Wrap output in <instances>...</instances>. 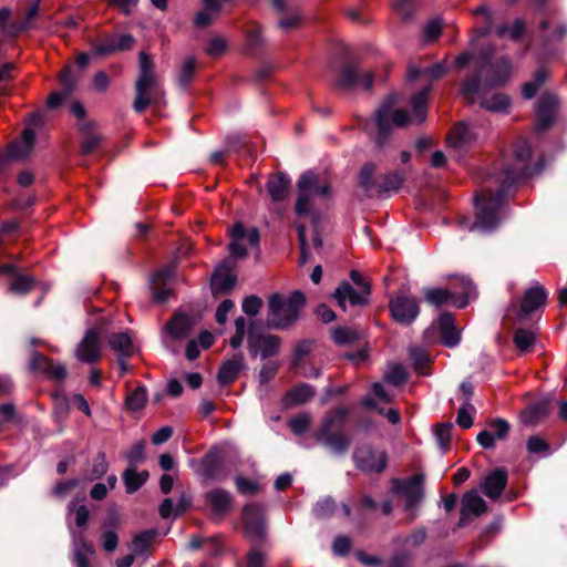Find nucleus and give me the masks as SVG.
I'll list each match as a JSON object with an SVG mask.
<instances>
[{"instance_id":"f257e3e1","label":"nucleus","mask_w":567,"mask_h":567,"mask_svg":"<svg viewBox=\"0 0 567 567\" xmlns=\"http://www.w3.org/2000/svg\"><path fill=\"white\" fill-rule=\"evenodd\" d=\"M530 153L529 143L523 138L518 140L514 146L516 164L514 167H507L502 172L498 177L501 187L496 192L485 189L475 197L476 220L468 225V230L488 233L498 225L501 220L499 209L505 190L515 182L530 175L528 167Z\"/></svg>"},{"instance_id":"f03ea898","label":"nucleus","mask_w":567,"mask_h":567,"mask_svg":"<svg viewBox=\"0 0 567 567\" xmlns=\"http://www.w3.org/2000/svg\"><path fill=\"white\" fill-rule=\"evenodd\" d=\"M512 64L508 59L502 58L492 62L487 54L482 58V64L474 74L467 76L461 87L462 96L470 103L492 112H504L509 106V99L505 94L495 93L491 97L485 94V86L503 85L511 76Z\"/></svg>"},{"instance_id":"7ed1b4c3","label":"nucleus","mask_w":567,"mask_h":567,"mask_svg":"<svg viewBox=\"0 0 567 567\" xmlns=\"http://www.w3.org/2000/svg\"><path fill=\"white\" fill-rule=\"evenodd\" d=\"M431 86H425L411 99L412 114L396 109V96H388L375 112L374 124L378 130L377 142L383 144L392 128L410 124H420L426 118L427 100Z\"/></svg>"},{"instance_id":"20e7f679","label":"nucleus","mask_w":567,"mask_h":567,"mask_svg":"<svg viewBox=\"0 0 567 567\" xmlns=\"http://www.w3.org/2000/svg\"><path fill=\"white\" fill-rule=\"evenodd\" d=\"M297 186V215L310 216L312 219H316V204L319 200H324L330 197V185L323 181L320 175L308 171L300 176Z\"/></svg>"},{"instance_id":"39448f33","label":"nucleus","mask_w":567,"mask_h":567,"mask_svg":"<svg viewBox=\"0 0 567 567\" xmlns=\"http://www.w3.org/2000/svg\"><path fill=\"white\" fill-rule=\"evenodd\" d=\"M140 73L135 84V100L133 109L142 113L148 105L158 103L162 99V92L157 84V78L154 73L152 59L145 53H140Z\"/></svg>"},{"instance_id":"423d86ee","label":"nucleus","mask_w":567,"mask_h":567,"mask_svg":"<svg viewBox=\"0 0 567 567\" xmlns=\"http://www.w3.org/2000/svg\"><path fill=\"white\" fill-rule=\"evenodd\" d=\"M347 411L337 409L329 412L316 432V440L334 454H344L350 446V439L342 433Z\"/></svg>"},{"instance_id":"0eeeda50","label":"nucleus","mask_w":567,"mask_h":567,"mask_svg":"<svg viewBox=\"0 0 567 567\" xmlns=\"http://www.w3.org/2000/svg\"><path fill=\"white\" fill-rule=\"evenodd\" d=\"M306 298L302 292L295 291L288 298L275 293L269 298L268 324L275 329H285L295 322Z\"/></svg>"},{"instance_id":"6e6552de","label":"nucleus","mask_w":567,"mask_h":567,"mask_svg":"<svg viewBox=\"0 0 567 567\" xmlns=\"http://www.w3.org/2000/svg\"><path fill=\"white\" fill-rule=\"evenodd\" d=\"M375 169L377 167L373 163H367L359 173V184L368 196L374 197L386 192L398 190L403 184L402 174L394 172L375 178Z\"/></svg>"},{"instance_id":"1a4fd4ad","label":"nucleus","mask_w":567,"mask_h":567,"mask_svg":"<svg viewBox=\"0 0 567 567\" xmlns=\"http://www.w3.org/2000/svg\"><path fill=\"white\" fill-rule=\"evenodd\" d=\"M350 278L353 284L358 286V290H355L349 282L344 281L340 284L333 293V298L336 299L338 306L344 311H347L348 302L353 307H363L368 305L369 301L368 297L370 295V286L364 280L362 275L357 270H352Z\"/></svg>"},{"instance_id":"9d476101","label":"nucleus","mask_w":567,"mask_h":567,"mask_svg":"<svg viewBox=\"0 0 567 567\" xmlns=\"http://www.w3.org/2000/svg\"><path fill=\"white\" fill-rule=\"evenodd\" d=\"M44 114L42 112L30 115L21 138L12 142L8 148L9 158L22 159L31 153L34 145L35 132L44 125Z\"/></svg>"},{"instance_id":"9b49d317","label":"nucleus","mask_w":567,"mask_h":567,"mask_svg":"<svg viewBox=\"0 0 567 567\" xmlns=\"http://www.w3.org/2000/svg\"><path fill=\"white\" fill-rule=\"evenodd\" d=\"M461 285L463 287V292L461 295L446 289L431 288L425 290V299L436 307L442 305H452L456 308H464L472 296L473 287L471 280L466 278H462Z\"/></svg>"},{"instance_id":"f8f14e48","label":"nucleus","mask_w":567,"mask_h":567,"mask_svg":"<svg viewBox=\"0 0 567 567\" xmlns=\"http://www.w3.org/2000/svg\"><path fill=\"white\" fill-rule=\"evenodd\" d=\"M229 252L233 258H244L249 247H256L259 244V231L254 228H245L241 224H236L230 229Z\"/></svg>"},{"instance_id":"ddd939ff","label":"nucleus","mask_w":567,"mask_h":567,"mask_svg":"<svg viewBox=\"0 0 567 567\" xmlns=\"http://www.w3.org/2000/svg\"><path fill=\"white\" fill-rule=\"evenodd\" d=\"M393 319L402 324H410L419 316V302L414 297L400 295L390 302Z\"/></svg>"},{"instance_id":"4468645a","label":"nucleus","mask_w":567,"mask_h":567,"mask_svg":"<svg viewBox=\"0 0 567 567\" xmlns=\"http://www.w3.org/2000/svg\"><path fill=\"white\" fill-rule=\"evenodd\" d=\"M404 502V511H412L423 497L422 480L413 476L404 482H395L392 488Z\"/></svg>"},{"instance_id":"2eb2a0df","label":"nucleus","mask_w":567,"mask_h":567,"mask_svg":"<svg viewBox=\"0 0 567 567\" xmlns=\"http://www.w3.org/2000/svg\"><path fill=\"white\" fill-rule=\"evenodd\" d=\"M281 340L277 336L260 334L252 331L248 334V347L251 355L258 353L262 359L275 357L279 353Z\"/></svg>"},{"instance_id":"dca6fc26","label":"nucleus","mask_w":567,"mask_h":567,"mask_svg":"<svg viewBox=\"0 0 567 567\" xmlns=\"http://www.w3.org/2000/svg\"><path fill=\"white\" fill-rule=\"evenodd\" d=\"M357 466L365 472H381L386 465V454L369 446L359 447L353 453Z\"/></svg>"},{"instance_id":"f3484780","label":"nucleus","mask_w":567,"mask_h":567,"mask_svg":"<svg viewBox=\"0 0 567 567\" xmlns=\"http://www.w3.org/2000/svg\"><path fill=\"white\" fill-rule=\"evenodd\" d=\"M101 350V332L93 328L86 331L84 338L79 343L75 354L76 358L86 363L99 360Z\"/></svg>"},{"instance_id":"a211bd4d","label":"nucleus","mask_w":567,"mask_h":567,"mask_svg":"<svg viewBox=\"0 0 567 567\" xmlns=\"http://www.w3.org/2000/svg\"><path fill=\"white\" fill-rule=\"evenodd\" d=\"M243 519L246 534L255 540H262L265 530L262 508L256 504L245 506L243 509Z\"/></svg>"},{"instance_id":"6ab92c4d","label":"nucleus","mask_w":567,"mask_h":567,"mask_svg":"<svg viewBox=\"0 0 567 567\" xmlns=\"http://www.w3.org/2000/svg\"><path fill=\"white\" fill-rule=\"evenodd\" d=\"M174 276V266H165L157 270L151 278L150 288L153 293V298L157 302L167 300L171 295V287L168 286L169 280Z\"/></svg>"},{"instance_id":"aec40b11","label":"nucleus","mask_w":567,"mask_h":567,"mask_svg":"<svg viewBox=\"0 0 567 567\" xmlns=\"http://www.w3.org/2000/svg\"><path fill=\"white\" fill-rule=\"evenodd\" d=\"M234 262L224 260L215 270L212 277V290L214 293H226L234 288L236 276L230 272Z\"/></svg>"},{"instance_id":"412c9836","label":"nucleus","mask_w":567,"mask_h":567,"mask_svg":"<svg viewBox=\"0 0 567 567\" xmlns=\"http://www.w3.org/2000/svg\"><path fill=\"white\" fill-rule=\"evenodd\" d=\"M558 101L555 95L544 94L540 96L536 109V126L538 131H544L550 126L554 121Z\"/></svg>"},{"instance_id":"4be33fe9","label":"nucleus","mask_w":567,"mask_h":567,"mask_svg":"<svg viewBox=\"0 0 567 567\" xmlns=\"http://www.w3.org/2000/svg\"><path fill=\"white\" fill-rule=\"evenodd\" d=\"M373 84V75L370 72L360 74L353 66H344L339 75L337 85L340 89H353L362 85L365 90L371 89Z\"/></svg>"},{"instance_id":"5701e85b","label":"nucleus","mask_w":567,"mask_h":567,"mask_svg":"<svg viewBox=\"0 0 567 567\" xmlns=\"http://www.w3.org/2000/svg\"><path fill=\"white\" fill-rule=\"evenodd\" d=\"M487 511L485 501L477 494L476 491H470L464 494L462 498V508L458 526L466 525L468 515L478 516Z\"/></svg>"},{"instance_id":"b1692460","label":"nucleus","mask_w":567,"mask_h":567,"mask_svg":"<svg viewBox=\"0 0 567 567\" xmlns=\"http://www.w3.org/2000/svg\"><path fill=\"white\" fill-rule=\"evenodd\" d=\"M476 140V133L467 123L461 122L450 133L447 143L450 148L455 152L466 150Z\"/></svg>"},{"instance_id":"393cba45","label":"nucleus","mask_w":567,"mask_h":567,"mask_svg":"<svg viewBox=\"0 0 567 567\" xmlns=\"http://www.w3.org/2000/svg\"><path fill=\"white\" fill-rule=\"evenodd\" d=\"M509 431V424L502 419L493 421L488 429L481 431L477 434V442L484 449H492L495 445L496 440H504Z\"/></svg>"},{"instance_id":"a878e982","label":"nucleus","mask_w":567,"mask_h":567,"mask_svg":"<svg viewBox=\"0 0 567 567\" xmlns=\"http://www.w3.org/2000/svg\"><path fill=\"white\" fill-rule=\"evenodd\" d=\"M547 300V292L540 286H534L524 293L518 317L526 319L532 312L543 307Z\"/></svg>"},{"instance_id":"bb28decb","label":"nucleus","mask_w":567,"mask_h":567,"mask_svg":"<svg viewBox=\"0 0 567 567\" xmlns=\"http://www.w3.org/2000/svg\"><path fill=\"white\" fill-rule=\"evenodd\" d=\"M0 274L11 276L10 291L16 295L28 293L34 285L33 278L21 274L16 265L0 266Z\"/></svg>"},{"instance_id":"cd10ccee","label":"nucleus","mask_w":567,"mask_h":567,"mask_svg":"<svg viewBox=\"0 0 567 567\" xmlns=\"http://www.w3.org/2000/svg\"><path fill=\"white\" fill-rule=\"evenodd\" d=\"M507 484V472L503 468H497L489 473L483 484V493L491 499H496L501 496Z\"/></svg>"},{"instance_id":"c85d7f7f","label":"nucleus","mask_w":567,"mask_h":567,"mask_svg":"<svg viewBox=\"0 0 567 567\" xmlns=\"http://www.w3.org/2000/svg\"><path fill=\"white\" fill-rule=\"evenodd\" d=\"M60 84L62 90L51 93L48 97L47 105L50 109H56L60 106L62 101L73 92L75 87V79L72 75L71 68L68 66L60 73Z\"/></svg>"},{"instance_id":"c756f323","label":"nucleus","mask_w":567,"mask_h":567,"mask_svg":"<svg viewBox=\"0 0 567 567\" xmlns=\"http://www.w3.org/2000/svg\"><path fill=\"white\" fill-rule=\"evenodd\" d=\"M442 343L453 348L460 342V332L454 326V318L451 313H443L437 320Z\"/></svg>"},{"instance_id":"7c9ffc66","label":"nucleus","mask_w":567,"mask_h":567,"mask_svg":"<svg viewBox=\"0 0 567 567\" xmlns=\"http://www.w3.org/2000/svg\"><path fill=\"white\" fill-rule=\"evenodd\" d=\"M227 0H203V9L197 12L194 23L198 28H205L214 22L221 7Z\"/></svg>"},{"instance_id":"2f4dec72","label":"nucleus","mask_w":567,"mask_h":567,"mask_svg":"<svg viewBox=\"0 0 567 567\" xmlns=\"http://www.w3.org/2000/svg\"><path fill=\"white\" fill-rule=\"evenodd\" d=\"M550 411V401L548 399L540 400L520 413V421L525 425H535L544 420Z\"/></svg>"},{"instance_id":"473e14b6","label":"nucleus","mask_w":567,"mask_h":567,"mask_svg":"<svg viewBox=\"0 0 567 567\" xmlns=\"http://www.w3.org/2000/svg\"><path fill=\"white\" fill-rule=\"evenodd\" d=\"M267 190L274 202H281L290 192V179L281 173L271 175L267 182Z\"/></svg>"},{"instance_id":"72a5a7b5","label":"nucleus","mask_w":567,"mask_h":567,"mask_svg":"<svg viewBox=\"0 0 567 567\" xmlns=\"http://www.w3.org/2000/svg\"><path fill=\"white\" fill-rule=\"evenodd\" d=\"M244 368V358L237 354L234 358L225 361L218 372V381L221 384H229L236 380L240 370Z\"/></svg>"},{"instance_id":"f704fd0d","label":"nucleus","mask_w":567,"mask_h":567,"mask_svg":"<svg viewBox=\"0 0 567 567\" xmlns=\"http://www.w3.org/2000/svg\"><path fill=\"white\" fill-rule=\"evenodd\" d=\"M313 395L315 389L309 384L301 383L288 391L285 394L282 402L286 406H293L306 403L311 400Z\"/></svg>"},{"instance_id":"c9c22d12","label":"nucleus","mask_w":567,"mask_h":567,"mask_svg":"<svg viewBox=\"0 0 567 567\" xmlns=\"http://www.w3.org/2000/svg\"><path fill=\"white\" fill-rule=\"evenodd\" d=\"M194 319L186 315H176L168 323L167 330L173 338L184 339L189 336L193 327Z\"/></svg>"},{"instance_id":"e433bc0d","label":"nucleus","mask_w":567,"mask_h":567,"mask_svg":"<svg viewBox=\"0 0 567 567\" xmlns=\"http://www.w3.org/2000/svg\"><path fill=\"white\" fill-rule=\"evenodd\" d=\"M446 72L444 63H436L431 68L422 69L420 66L411 65L409 68L408 78L413 81L417 78H423L426 81H433L442 78Z\"/></svg>"},{"instance_id":"4c0bfd02","label":"nucleus","mask_w":567,"mask_h":567,"mask_svg":"<svg viewBox=\"0 0 567 567\" xmlns=\"http://www.w3.org/2000/svg\"><path fill=\"white\" fill-rule=\"evenodd\" d=\"M207 502L216 514H224L231 504V497L228 492L221 488H215L207 493Z\"/></svg>"},{"instance_id":"58836bf2","label":"nucleus","mask_w":567,"mask_h":567,"mask_svg":"<svg viewBox=\"0 0 567 567\" xmlns=\"http://www.w3.org/2000/svg\"><path fill=\"white\" fill-rule=\"evenodd\" d=\"M148 478V472L142 471L136 472L135 467H127L126 471L123 474V481L126 486L127 493H134L140 487L144 485V483Z\"/></svg>"},{"instance_id":"ea45409f","label":"nucleus","mask_w":567,"mask_h":567,"mask_svg":"<svg viewBox=\"0 0 567 567\" xmlns=\"http://www.w3.org/2000/svg\"><path fill=\"white\" fill-rule=\"evenodd\" d=\"M110 347L122 355H131L133 347L131 337L126 332L114 333L109 339Z\"/></svg>"},{"instance_id":"a19ab883","label":"nucleus","mask_w":567,"mask_h":567,"mask_svg":"<svg viewBox=\"0 0 567 567\" xmlns=\"http://www.w3.org/2000/svg\"><path fill=\"white\" fill-rule=\"evenodd\" d=\"M156 536L155 530H146L134 537L131 544V550L134 555H144Z\"/></svg>"},{"instance_id":"79ce46f5","label":"nucleus","mask_w":567,"mask_h":567,"mask_svg":"<svg viewBox=\"0 0 567 567\" xmlns=\"http://www.w3.org/2000/svg\"><path fill=\"white\" fill-rule=\"evenodd\" d=\"M82 134L81 153L87 155L99 146L101 142L100 134L95 131L94 124L85 133Z\"/></svg>"},{"instance_id":"37998d69","label":"nucleus","mask_w":567,"mask_h":567,"mask_svg":"<svg viewBox=\"0 0 567 567\" xmlns=\"http://www.w3.org/2000/svg\"><path fill=\"white\" fill-rule=\"evenodd\" d=\"M93 554V545L81 538L80 545H76L74 553V560L78 567H90L89 556Z\"/></svg>"},{"instance_id":"c03bdc74","label":"nucleus","mask_w":567,"mask_h":567,"mask_svg":"<svg viewBox=\"0 0 567 567\" xmlns=\"http://www.w3.org/2000/svg\"><path fill=\"white\" fill-rule=\"evenodd\" d=\"M535 342V333L532 330L519 328L515 331L514 343L522 351H528Z\"/></svg>"},{"instance_id":"a18cd8bd","label":"nucleus","mask_w":567,"mask_h":567,"mask_svg":"<svg viewBox=\"0 0 567 567\" xmlns=\"http://www.w3.org/2000/svg\"><path fill=\"white\" fill-rule=\"evenodd\" d=\"M147 396L144 386H138L126 396L125 404L131 411H140L145 406Z\"/></svg>"},{"instance_id":"49530a36","label":"nucleus","mask_w":567,"mask_h":567,"mask_svg":"<svg viewBox=\"0 0 567 567\" xmlns=\"http://www.w3.org/2000/svg\"><path fill=\"white\" fill-rule=\"evenodd\" d=\"M546 76L547 71L545 69L538 70L535 73L533 81L526 82L523 85V95L526 99H532L536 94L540 85L544 83Z\"/></svg>"},{"instance_id":"de8ad7c7","label":"nucleus","mask_w":567,"mask_h":567,"mask_svg":"<svg viewBox=\"0 0 567 567\" xmlns=\"http://www.w3.org/2000/svg\"><path fill=\"white\" fill-rule=\"evenodd\" d=\"M409 352L410 358L415 365V369L420 373L425 374V368L431 361L429 353L419 347H411Z\"/></svg>"},{"instance_id":"09e8293b","label":"nucleus","mask_w":567,"mask_h":567,"mask_svg":"<svg viewBox=\"0 0 567 567\" xmlns=\"http://www.w3.org/2000/svg\"><path fill=\"white\" fill-rule=\"evenodd\" d=\"M10 16L11 11L8 8L0 9V32L6 35H16L21 30L27 29V25L10 24Z\"/></svg>"},{"instance_id":"8fccbe9b","label":"nucleus","mask_w":567,"mask_h":567,"mask_svg":"<svg viewBox=\"0 0 567 567\" xmlns=\"http://www.w3.org/2000/svg\"><path fill=\"white\" fill-rule=\"evenodd\" d=\"M71 111L73 115L78 118V130L80 133H85L92 126V122L86 118L85 110L79 102H73L71 105Z\"/></svg>"},{"instance_id":"3c124183","label":"nucleus","mask_w":567,"mask_h":567,"mask_svg":"<svg viewBox=\"0 0 567 567\" xmlns=\"http://www.w3.org/2000/svg\"><path fill=\"white\" fill-rule=\"evenodd\" d=\"M357 331L349 328H337L332 331V339L337 344H349L358 339Z\"/></svg>"},{"instance_id":"603ef678","label":"nucleus","mask_w":567,"mask_h":567,"mask_svg":"<svg viewBox=\"0 0 567 567\" xmlns=\"http://www.w3.org/2000/svg\"><path fill=\"white\" fill-rule=\"evenodd\" d=\"M203 476L207 480L218 478V462L215 455L208 454L202 462Z\"/></svg>"},{"instance_id":"864d4df0","label":"nucleus","mask_w":567,"mask_h":567,"mask_svg":"<svg viewBox=\"0 0 567 567\" xmlns=\"http://www.w3.org/2000/svg\"><path fill=\"white\" fill-rule=\"evenodd\" d=\"M311 348H312L311 341L305 340V341L300 342L295 349L291 368L301 367V363L306 362V358L310 353Z\"/></svg>"},{"instance_id":"5fc2aeb1","label":"nucleus","mask_w":567,"mask_h":567,"mask_svg":"<svg viewBox=\"0 0 567 567\" xmlns=\"http://www.w3.org/2000/svg\"><path fill=\"white\" fill-rule=\"evenodd\" d=\"M145 442L140 441L132 446V449L127 452L126 458L128 460V467H136L137 464L142 463L145 458L144 456Z\"/></svg>"},{"instance_id":"6e6d98bb","label":"nucleus","mask_w":567,"mask_h":567,"mask_svg":"<svg viewBox=\"0 0 567 567\" xmlns=\"http://www.w3.org/2000/svg\"><path fill=\"white\" fill-rule=\"evenodd\" d=\"M310 421L309 414H298L289 421V426L295 434L300 435L308 430Z\"/></svg>"},{"instance_id":"4d7b16f0","label":"nucleus","mask_w":567,"mask_h":567,"mask_svg":"<svg viewBox=\"0 0 567 567\" xmlns=\"http://www.w3.org/2000/svg\"><path fill=\"white\" fill-rule=\"evenodd\" d=\"M336 508L334 502L330 497H324L317 502L313 513L319 518L329 517Z\"/></svg>"},{"instance_id":"13d9d810","label":"nucleus","mask_w":567,"mask_h":567,"mask_svg":"<svg viewBox=\"0 0 567 567\" xmlns=\"http://www.w3.org/2000/svg\"><path fill=\"white\" fill-rule=\"evenodd\" d=\"M195 68H196V61L195 59L193 58H188L183 66H182V70L178 74V84L181 86H186L189 81L192 80L193 75H194V71H195Z\"/></svg>"},{"instance_id":"bf43d9fd","label":"nucleus","mask_w":567,"mask_h":567,"mask_svg":"<svg viewBox=\"0 0 567 567\" xmlns=\"http://www.w3.org/2000/svg\"><path fill=\"white\" fill-rule=\"evenodd\" d=\"M524 23L522 20H516L512 27L507 25H501L497 28L496 32L499 37L508 35L513 40H517L523 31H524Z\"/></svg>"},{"instance_id":"052dcab7","label":"nucleus","mask_w":567,"mask_h":567,"mask_svg":"<svg viewBox=\"0 0 567 567\" xmlns=\"http://www.w3.org/2000/svg\"><path fill=\"white\" fill-rule=\"evenodd\" d=\"M109 468L107 461L105 458L104 453H99L96 457L93 460L92 470H91V480H96L103 476Z\"/></svg>"},{"instance_id":"680f3d73","label":"nucleus","mask_w":567,"mask_h":567,"mask_svg":"<svg viewBox=\"0 0 567 567\" xmlns=\"http://www.w3.org/2000/svg\"><path fill=\"white\" fill-rule=\"evenodd\" d=\"M279 369V364L277 362H267L265 363L259 371V383L260 385H266L270 382L277 374Z\"/></svg>"},{"instance_id":"e2e57ef3","label":"nucleus","mask_w":567,"mask_h":567,"mask_svg":"<svg viewBox=\"0 0 567 567\" xmlns=\"http://www.w3.org/2000/svg\"><path fill=\"white\" fill-rule=\"evenodd\" d=\"M451 431L452 424H440L435 429V437L437 440L439 445L444 451L450 446Z\"/></svg>"},{"instance_id":"0e129e2a","label":"nucleus","mask_w":567,"mask_h":567,"mask_svg":"<svg viewBox=\"0 0 567 567\" xmlns=\"http://www.w3.org/2000/svg\"><path fill=\"white\" fill-rule=\"evenodd\" d=\"M363 404L371 409H377L380 414H384V416L389 420L390 423L396 424L400 422V414L398 410L389 409L384 411L383 409H378L374 402V399L371 396H367L363 400Z\"/></svg>"},{"instance_id":"69168bd1","label":"nucleus","mask_w":567,"mask_h":567,"mask_svg":"<svg viewBox=\"0 0 567 567\" xmlns=\"http://www.w3.org/2000/svg\"><path fill=\"white\" fill-rule=\"evenodd\" d=\"M226 49H227L226 40L221 37H215L209 41V43L206 48V53L212 56H219L226 51Z\"/></svg>"},{"instance_id":"338daca9","label":"nucleus","mask_w":567,"mask_h":567,"mask_svg":"<svg viewBox=\"0 0 567 567\" xmlns=\"http://www.w3.org/2000/svg\"><path fill=\"white\" fill-rule=\"evenodd\" d=\"M385 378L390 383L399 385L406 379L405 369L400 364H394L391 367Z\"/></svg>"},{"instance_id":"774afa93","label":"nucleus","mask_w":567,"mask_h":567,"mask_svg":"<svg viewBox=\"0 0 567 567\" xmlns=\"http://www.w3.org/2000/svg\"><path fill=\"white\" fill-rule=\"evenodd\" d=\"M101 543L106 551H114L118 545L117 534L112 529L104 530L101 535Z\"/></svg>"}]
</instances>
